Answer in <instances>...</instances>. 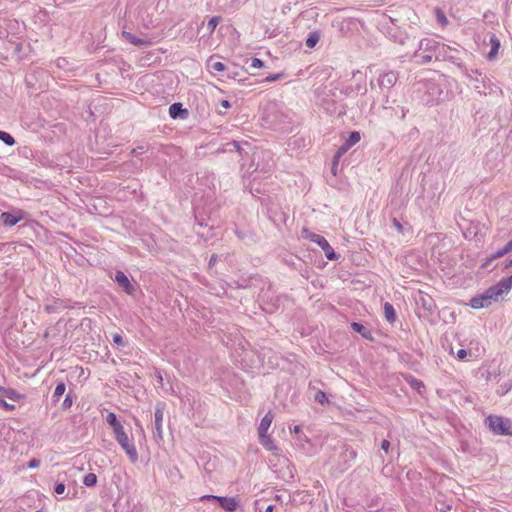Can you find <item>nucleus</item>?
<instances>
[{"label":"nucleus","instance_id":"8","mask_svg":"<svg viewBox=\"0 0 512 512\" xmlns=\"http://www.w3.org/2000/svg\"><path fill=\"white\" fill-rule=\"evenodd\" d=\"M22 218V214L16 215L9 212H3L1 214L2 223L6 226H13L17 224Z\"/></svg>","mask_w":512,"mask_h":512},{"label":"nucleus","instance_id":"5","mask_svg":"<svg viewBox=\"0 0 512 512\" xmlns=\"http://www.w3.org/2000/svg\"><path fill=\"white\" fill-rule=\"evenodd\" d=\"M309 240L319 245L322 250L324 251L326 257L329 260H334L337 258L336 253L334 252L333 248L329 244V242L321 235L311 233L309 235Z\"/></svg>","mask_w":512,"mask_h":512},{"label":"nucleus","instance_id":"31","mask_svg":"<svg viewBox=\"0 0 512 512\" xmlns=\"http://www.w3.org/2000/svg\"><path fill=\"white\" fill-rule=\"evenodd\" d=\"M54 491L56 494H63L65 491V484L64 483H57L55 485Z\"/></svg>","mask_w":512,"mask_h":512},{"label":"nucleus","instance_id":"47","mask_svg":"<svg viewBox=\"0 0 512 512\" xmlns=\"http://www.w3.org/2000/svg\"><path fill=\"white\" fill-rule=\"evenodd\" d=\"M275 499H276L277 501H279V500L281 499V497H280L279 495H276Z\"/></svg>","mask_w":512,"mask_h":512},{"label":"nucleus","instance_id":"37","mask_svg":"<svg viewBox=\"0 0 512 512\" xmlns=\"http://www.w3.org/2000/svg\"><path fill=\"white\" fill-rule=\"evenodd\" d=\"M280 77H281V74H274V75L268 76L266 78V81L267 82H273V81H276V80L280 79Z\"/></svg>","mask_w":512,"mask_h":512},{"label":"nucleus","instance_id":"23","mask_svg":"<svg viewBox=\"0 0 512 512\" xmlns=\"http://www.w3.org/2000/svg\"><path fill=\"white\" fill-rule=\"evenodd\" d=\"M350 149V147L345 143L342 145L334 155V163L337 164L338 160Z\"/></svg>","mask_w":512,"mask_h":512},{"label":"nucleus","instance_id":"7","mask_svg":"<svg viewBox=\"0 0 512 512\" xmlns=\"http://www.w3.org/2000/svg\"><path fill=\"white\" fill-rule=\"evenodd\" d=\"M154 417H155L154 436H155V438L162 440L163 439V429H162L163 407H161L160 405H157Z\"/></svg>","mask_w":512,"mask_h":512},{"label":"nucleus","instance_id":"13","mask_svg":"<svg viewBox=\"0 0 512 512\" xmlns=\"http://www.w3.org/2000/svg\"><path fill=\"white\" fill-rule=\"evenodd\" d=\"M122 36L130 43L136 45V46H141V45H150L149 42L143 40V39H139L137 38L136 36H134L133 34H131L130 32H126L124 31L122 33Z\"/></svg>","mask_w":512,"mask_h":512},{"label":"nucleus","instance_id":"33","mask_svg":"<svg viewBox=\"0 0 512 512\" xmlns=\"http://www.w3.org/2000/svg\"><path fill=\"white\" fill-rule=\"evenodd\" d=\"M40 465V460L39 459H31L29 462H28V467L29 468H37L38 466Z\"/></svg>","mask_w":512,"mask_h":512},{"label":"nucleus","instance_id":"49","mask_svg":"<svg viewBox=\"0 0 512 512\" xmlns=\"http://www.w3.org/2000/svg\"><path fill=\"white\" fill-rule=\"evenodd\" d=\"M36 512H43V511H41V510H37Z\"/></svg>","mask_w":512,"mask_h":512},{"label":"nucleus","instance_id":"18","mask_svg":"<svg viewBox=\"0 0 512 512\" xmlns=\"http://www.w3.org/2000/svg\"><path fill=\"white\" fill-rule=\"evenodd\" d=\"M83 483L87 487H93L97 483V476L94 473H88L85 475Z\"/></svg>","mask_w":512,"mask_h":512},{"label":"nucleus","instance_id":"34","mask_svg":"<svg viewBox=\"0 0 512 512\" xmlns=\"http://www.w3.org/2000/svg\"><path fill=\"white\" fill-rule=\"evenodd\" d=\"M0 405L5 408L6 410H13L15 408L14 405L8 404L5 400H0Z\"/></svg>","mask_w":512,"mask_h":512},{"label":"nucleus","instance_id":"19","mask_svg":"<svg viewBox=\"0 0 512 512\" xmlns=\"http://www.w3.org/2000/svg\"><path fill=\"white\" fill-rule=\"evenodd\" d=\"M508 253H510V251L507 248V245L505 244L501 249L497 250L495 253H493L489 257V261H493V260H495L497 258H501V257L507 255Z\"/></svg>","mask_w":512,"mask_h":512},{"label":"nucleus","instance_id":"15","mask_svg":"<svg viewBox=\"0 0 512 512\" xmlns=\"http://www.w3.org/2000/svg\"><path fill=\"white\" fill-rule=\"evenodd\" d=\"M319 39H320V35L318 32L310 33L305 42L306 46L310 49L314 48L316 46V44L318 43Z\"/></svg>","mask_w":512,"mask_h":512},{"label":"nucleus","instance_id":"50","mask_svg":"<svg viewBox=\"0 0 512 512\" xmlns=\"http://www.w3.org/2000/svg\"><path fill=\"white\" fill-rule=\"evenodd\" d=\"M441 512H446V511L442 509Z\"/></svg>","mask_w":512,"mask_h":512},{"label":"nucleus","instance_id":"44","mask_svg":"<svg viewBox=\"0 0 512 512\" xmlns=\"http://www.w3.org/2000/svg\"><path fill=\"white\" fill-rule=\"evenodd\" d=\"M512 267V259L505 264V268Z\"/></svg>","mask_w":512,"mask_h":512},{"label":"nucleus","instance_id":"29","mask_svg":"<svg viewBox=\"0 0 512 512\" xmlns=\"http://www.w3.org/2000/svg\"><path fill=\"white\" fill-rule=\"evenodd\" d=\"M211 69L216 72H223L226 70V66L222 62H214L210 65Z\"/></svg>","mask_w":512,"mask_h":512},{"label":"nucleus","instance_id":"25","mask_svg":"<svg viewBox=\"0 0 512 512\" xmlns=\"http://www.w3.org/2000/svg\"><path fill=\"white\" fill-rule=\"evenodd\" d=\"M314 399H315L316 402H318V403H320L322 405L328 403V398H327L326 394L323 391H321V390L317 391V393L315 394Z\"/></svg>","mask_w":512,"mask_h":512},{"label":"nucleus","instance_id":"40","mask_svg":"<svg viewBox=\"0 0 512 512\" xmlns=\"http://www.w3.org/2000/svg\"><path fill=\"white\" fill-rule=\"evenodd\" d=\"M156 377H157L158 381H159L160 383H162L163 378H162V375H161V373H160L159 371H158V372H156Z\"/></svg>","mask_w":512,"mask_h":512},{"label":"nucleus","instance_id":"10","mask_svg":"<svg viewBox=\"0 0 512 512\" xmlns=\"http://www.w3.org/2000/svg\"><path fill=\"white\" fill-rule=\"evenodd\" d=\"M273 419H274L273 413H271L270 411L268 413H266V415L262 418V420L260 422V425L258 428L259 434L268 432V429L271 426Z\"/></svg>","mask_w":512,"mask_h":512},{"label":"nucleus","instance_id":"28","mask_svg":"<svg viewBox=\"0 0 512 512\" xmlns=\"http://www.w3.org/2000/svg\"><path fill=\"white\" fill-rule=\"evenodd\" d=\"M472 353H471V350H467V349H459L457 352H456V357L459 359V360H465L467 359V356H471Z\"/></svg>","mask_w":512,"mask_h":512},{"label":"nucleus","instance_id":"21","mask_svg":"<svg viewBox=\"0 0 512 512\" xmlns=\"http://www.w3.org/2000/svg\"><path fill=\"white\" fill-rule=\"evenodd\" d=\"M111 428L113 430V434H114V438L115 439H117L118 437L123 436V435H125L127 433L125 431V429H124V426L121 424V422H119L115 426H112Z\"/></svg>","mask_w":512,"mask_h":512},{"label":"nucleus","instance_id":"41","mask_svg":"<svg viewBox=\"0 0 512 512\" xmlns=\"http://www.w3.org/2000/svg\"><path fill=\"white\" fill-rule=\"evenodd\" d=\"M506 245H507V248L509 249V251L511 252V251H512V239H511V240H509V241L506 243Z\"/></svg>","mask_w":512,"mask_h":512},{"label":"nucleus","instance_id":"39","mask_svg":"<svg viewBox=\"0 0 512 512\" xmlns=\"http://www.w3.org/2000/svg\"><path fill=\"white\" fill-rule=\"evenodd\" d=\"M220 104H221V106H222L223 108H225V109H228V108L230 107V103H229V101H228V100H222V101L220 102Z\"/></svg>","mask_w":512,"mask_h":512},{"label":"nucleus","instance_id":"42","mask_svg":"<svg viewBox=\"0 0 512 512\" xmlns=\"http://www.w3.org/2000/svg\"><path fill=\"white\" fill-rule=\"evenodd\" d=\"M273 510H274V506H273V505H269V506L266 508L265 512H273Z\"/></svg>","mask_w":512,"mask_h":512},{"label":"nucleus","instance_id":"48","mask_svg":"<svg viewBox=\"0 0 512 512\" xmlns=\"http://www.w3.org/2000/svg\"><path fill=\"white\" fill-rule=\"evenodd\" d=\"M295 431L298 432L299 431V426H296L295 427Z\"/></svg>","mask_w":512,"mask_h":512},{"label":"nucleus","instance_id":"12","mask_svg":"<svg viewBox=\"0 0 512 512\" xmlns=\"http://www.w3.org/2000/svg\"><path fill=\"white\" fill-rule=\"evenodd\" d=\"M490 44H491V50L488 53V59L492 60L495 58V56L498 53V50L500 48V41L495 35H492L490 38Z\"/></svg>","mask_w":512,"mask_h":512},{"label":"nucleus","instance_id":"45","mask_svg":"<svg viewBox=\"0 0 512 512\" xmlns=\"http://www.w3.org/2000/svg\"><path fill=\"white\" fill-rule=\"evenodd\" d=\"M510 389H511V385H510V384H509V385H506V389H505V390H503V392H502V393H506V392H508Z\"/></svg>","mask_w":512,"mask_h":512},{"label":"nucleus","instance_id":"1","mask_svg":"<svg viewBox=\"0 0 512 512\" xmlns=\"http://www.w3.org/2000/svg\"><path fill=\"white\" fill-rule=\"evenodd\" d=\"M512 288V275L501 279L496 285L488 288L484 293L472 298L470 306L474 309L488 307L493 301H497Z\"/></svg>","mask_w":512,"mask_h":512},{"label":"nucleus","instance_id":"46","mask_svg":"<svg viewBox=\"0 0 512 512\" xmlns=\"http://www.w3.org/2000/svg\"><path fill=\"white\" fill-rule=\"evenodd\" d=\"M249 354H251V352H245L244 359H246L249 356Z\"/></svg>","mask_w":512,"mask_h":512},{"label":"nucleus","instance_id":"22","mask_svg":"<svg viewBox=\"0 0 512 512\" xmlns=\"http://www.w3.org/2000/svg\"><path fill=\"white\" fill-rule=\"evenodd\" d=\"M0 140H2L5 144L12 146L15 144L14 138L5 131H0Z\"/></svg>","mask_w":512,"mask_h":512},{"label":"nucleus","instance_id":"30","mask_svg":"<svg viewBox=\"0 0 512 512\" xmlns=\"http://www.w3.org/2000/svg\"><path fill=\"white\" fill-rule=\"evenodd\" d=\"M251 66L253 68H262L264 66V63L259 58H252Z\"/></svg>","mask_w":512,"mask_h":512},{"label":"nucleus","instance_id":"16","mask_svg":"<svg viewBox=\"0 0 512 512\" xmlns=\"http://www.w3.org/2000/svg\"><path fill=\"white\" fill-rule=\"evenodd\" d=\"M384 316L386 320H394L395 319V310L392 304L386 302L384 304Z\"/></svg>","mask_w":512,"mask_h":512},{"label":"nucleus","instance_id":"20","mask_svg":"<svg viewBox=\"0 0 512 512\" xmlns=\"http://www.w3.org/2000/svg\"><path fill=\"white\" fill-rule=\"evenodd\" d=\"M65 390H66L65 384L63 382L58 383L54 390V394H53L54 400L58 401L59 398L64 394Z\"/></svg>","mask_w":512,"mask_h":512},{"label":"nucleus","instance_id":"27","mask_svg":"<svg viewBox=\"0 0 512 512\" xmlns=\"http://www.w3.org/2000/svg\"><path fill=\"white\" fill-rule=\"evenodd\" d=\"M106 421L110 425V427L115 426L120 421L117 419L116 414L113 412H109L106 416Z\"/></svg>","mask_w":512,"mask_h":512},{"label":"nucleus","instance_id":"11","mask_svg":"<svg viewBox=\"0 0 512 512\" xmlns=\"http://www.w3.org/2000/svg\"><path fill=\"white\" fill-rule=\"evenodd\" d=\"M351 327L355 332L360 333L364 338L373 340L371 331L368 330L361 322H352Z\"/></svg>","mask_w":512,"mask_h":512},{"label":"nucleus","instance_id":"26","mask_svg":"<svg viewBox=\"0 0 512 512\" xmlns=\"http://www.w3.org/2000/svg\"><path fill=\"white\" fill-rule=\"evenodd\" d=\"M220 20L221 18L219 16H214L209 20L207 27L211 33L216 29Z\"/></svg>","mask_w":512,"mask_h":512},{"label":"nucleus","instance_id":"14","mask_svg":"<svg viewBox=\"0 0 512 512\" xmlns=\"http://www.w3.org/2000/svg\"><path fill=\"white\" fill-rule=\"evenodd\" d=\"M186 113H187V110L182 108L181 103H174L169 107V115L174 119L177 118L178 116H180L181 114H186Z\"/></svg>","mask_w":512,"mask_h":512},{"label":"nucleus","instance_id":"35","mask_svg":"<svg viewBox=\"0 0 512 512\" xmlns=\"http://www.w3.org/2000/svg\"><path fill=\"white\" fill-rule=\"evenodd\" d=\"M113 342L117 345H122L123 344V338L121 335L119 334H115L113 335Z\"/></svg>","mask_w":512,"mask_h":512},{"label":"nucleus","instance_id":"3","mask_svg":"<svg viewBox=\"0 0 512 512\" xmlns=\"http://www.w3.org/2000/svg\"><path fill=\"white\" fill-rule=\"evenodd\" d=\"M118 444L121 446V448L125 451L128 458L132 463H135L138 461V451L136 449V446L133 442V438L130 437L127 433L123 436L118 437L115 439Z\"/></svg>","mask_w":512,"mask_h":512},{"label":"nucleus","instance_id":"6","mask_svg":"<svg viewBox=\"0 0 512 512\" xmlns=\"http://www.w3.org/2000/svg\"><path fill=\"white\" fill-rule=\"evenodd\" d=\"M115 281L127 294L132 295L134 293V286L131 284L128 277L122 271L116 272Z\"/></svg>","mask_w":512,"mask_h":512},{"label":"nucleus","instance_id":"38","mask_svg":"<svg viewBox=\"0 0 512 512\" xmlns=\"http://www.w3.org/2000/svg\"><path fill=\"white\" fill-rule=\"evenodd\" d=\"M393 224H394L395 228H396L399 232H402L403 227H402V225L400 224V222H398L396 219H394Z\"/></svg>","mask_w":512,"mask_h":512},{"label":"nucleus","instance_id":"36","mask_svg":"<svg viewBox=\"0 0 512 512\" xmlns=\"http://www.w3.org/2000/svg\"><path fill=\"white\" fill-rule=\"evenodd\" d=\"M389 447H390V442L388 440H383L381 443L382 450H384L387 453L389 451Z\"/></svg>","mask_w":512,"mask_h":512},{"label":"nucleus","instance_id":"9","mask_svg":"<svg viewBox=\"0 0 512 512\" xmlns=\"http://www.w3.org/2000/svg\"><path fill=\"white\" fill-rule=\"evenodd\" d=\"M259 442L263 447H265L269 451L277 450V446L275 445L271 436L268 435V433L259 434Z\"/></svg>","mask_w":512,"mask_h":512},{"label":"nucleus","instance_id":"43","mask_svg":"<svg viewBox=\"0 0 512 512\" xmlns=\"http://www.w3.org/2000/svg\"><path fill=\"white\" fill-rule=\"evenodd\" d=\"M492 261H489V258L482 264V267L483 268H486L488 267V265L491 263Z\"/></svg>","mask_w":512,"mask_h":512},{"label":"nucleus","instance_id":"4","mask_svg":"<svg viewBox=\"0 0 512 512\" xmlns=\"http://www.w3.org/2000/svg\"><path fill=\"white\" fill-rule=\"evenodd\" d=\"M215 500L218 501L220 506L228 512H234L237 510L240 500L238 497H222L215 495H205L202 497V500Z\"/></svg>","mask_w":512,"mask_h":512},{"label":"nucleus","instance_id":"2","mask_svg":"<svg viewBox=\"0 0 512 512\" xmlns=\"http://www.w3.org/2000/svg\"><path fill=\"white\" fill-rule=\"evenodd\" d=\"M485 426L494 434L512 436V420L498 415H489L484 420Z\"/></svg>","mask_w":512,"mask_h":512},{"label":"nucleus","instance_id":"17","mask_svg":"<svg viewBox=\"0 0 512 512\" xmlns=\"http://www.w3.org/2000/svg\"><path fill=\"white\" fill-rule=\"evenodd\" d=\"M361 139V135L358 131L351 132L346 144L351 148L353 145L357 144Z\"/></svg>","mask_w":512,"mask_h":512},{"label":"nucleus","instance_id":"32","mask_svg":"<svg viewBox=\"0 0 512 512\" xmlns=\"http://www.w3.org/2000/svg\"><path fill=\"white\" fill-rule=\"evenodd\" d=\"M72 405V398L70 395H67L66 398L63 401L62 407L64 409L70 408Z\"/></svg>","mask_w":512,"mask_h":512},{"label":"nucleus","instance_id":"24","mask_svg":"<svg viewBox=\"0 0 512 512\" xmlns=\"http://www.w3.org/2000/svg\"><path fill=\"white\" fill-rule=\"evenodd\" d=\"M406 380L412 388H414L420 392V389L423 387V384L420 380H417V379L413 378L412 376L406 377Z\"/></svg>","mask_w":512,"mask_h":512}]
</instances>
